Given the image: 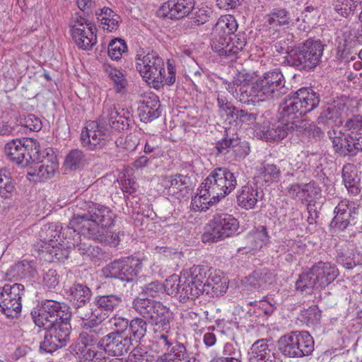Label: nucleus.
Listing matches in <instances>:
<instances>
[{
	"label": "nucleus",
	"mask_w": 362,
	"mask_h": 362,
	"mask_svg": "<svg viewBox=\"0 0 362 362\" xmlns=\"http://www.w3.org/2000/svg\"><path fill=\"white\" fill-rule=\"evenodd\" d=\"M91 296L92 292L86 285L76 284L70 287L69 291V300L76 309L78 315L79 310L84 311L83 308L89 303Z\"/></svg>",
	"instance_id": "c756f323"
},
{
	"label": "nucleus",
	"mask_w": 362,
	"mask_h": 362,
	"mask_svg": "<svg viewBox=\"0 0 362 362\" xmlns=\"http://www.w3.org/2000/svg\"><path fill=\"white\" fill-rule=\"evenodd\" d=\"M311 268L302 272L296 281V290L301 294H311L314 289L319 288Z\"/></svg>",
	"instance_id": "4c0bfd02"
},
{
	"label": "nucleus",
	"mask_w": 362,
	"mask_h": 362,
	"mask_svg": "<svg viewBox=\"0 0 362 362\" xmlns=\"http://www.w3.org/2000/svg\"><path fill=\"white\" fill-rule=\"evenodd\" d=\"M203 292L210 297H218L228 289L226 280L221 275L220 270L207 268L206 277L203 281Z\"/></svg>",
	"instance_id": "b1692460"
},
{
	"label": "nucleus",
	"mask_w": 362,
	"mask_h": 362,
	"mask_svg": "<svg viewBox=\"0 0 362 362\" xmlns=\"http://www.w3.org/2000/svg\"><path fill=\"white\" fill-rule=\"evenodd\" d=\"M129 112L117 106L112 100L104 101L103 112L98 119L89 121L82 129V145L89 150L110 138L112 131L122 132L129 126Z\"/></svg>",
	"instance_id": "f257e3e1"
},
{
	"label": "nucleus",
	"mask_w": 362,
	"mask_h": 362,
	"mask_svg": "<svg viewBox=\"0 0 362 362\" xmlns=\"http://www.w3.org/2000/svg\"><path fill=\"white\" fill-rule=\"evenodd\" d=\"M241 122L245 123L248 125H253L254 128L258 129L259 122H257L258 119V114L255 112H248L245 110L238 109L235 113V117Z\"/></svg>",
	"instance_id": "0e129e2a"
},
{
	"label": "nucleus",
	"mask_w": 362,
	"mask_h": 362,
	"mask_svg": "<svg viewBox=\"0 0 362 362\" xmlns=\"http://www.w3.org/2000/svg\"><path fill=\"white\" fill-rule=\"evenodd\" d=\"M66 240L63 238L62 240L54 243L51 245H40L39 250L49 256V261H63L67 259L69 255L70 248L66 247Z\"/></svg>",
	"instance_id": "c9c22d12"
},
{
	"label": "nucleus",
	"mask_w": 362,
	"mask_h": 362,
	"mask_svg": "<svg viewBox=\"0 0 362 362\" xmlns=\"http://www.w3.org/2000/svg\"><path fill=\"white\" fill-rule=\"evenodd\" d=\"M141 268V262L134 257L117 259L107 267L109 276L122 281H133Z\"/></svg>",
	"instance_id": "a211bd4d"
},
{
	"label": "nucleus",
	"mask_w": 362,
	"mask_h": 362,
	"mask_svg": "<svg viewBox=\"0 0 362 362\" xmlns=\"http://www.w3.org/2000/svg\"><path fill=\"white\" fill-rule=\"evenodd\" d=\"M64 228L59 223H49L44 225L40 233V245H51L63 239Z\"/></svg>",
	"instance_id": "72a5a7b5"
},
{
	"label": "nucleus",
	"mask_w": 362,
	"mask_h": 362,
	"mask_svg": "<svg viewBox=\"0 0 362 362\" xmlns=\"http://www.w3.org/2000/svg\"><path fill=\"white\" fill-rule=\"evenodd\" d=\"M262 175L264 181L269 185L278 182L280 180L281 173L280 168L276 165L267 163L264 166Z\"/></svg>",
	"instance_id": "bf43d9fd"
},
{
	"label": "nucleus",
	"mask_w": 362,
	"mask_h": 362,
	"mask_svg": "<svg viewBox=\"0 0 362 362\" xmlns=\"http://www.w3.org/2000/svg\"><path fill=\"white\" fill-rule=\"evenodd\" d=\"M161 139L156 135H148L144 139V152L146 154L154 153L160 147Z\"/></svg>",
	"instance_id": "774afa93"
},
{
	"label": "nucleus",
	"mask_w": 362,
	"mask_h": 362,
	"mask_svg": "<svg viewBox=\"0 0 362 362\" xmlns=\"http://www.w3.org/2000/svg\"><path fill=\"white\" fill-rule=\"evenodd\" d=\"M264 193L257 184L246 185L237 192V203L239 206L246 210L252 209L257 203L262 201Z\"/></svg>",
	"instance_id": "a878e982"
},
{
	"label": "nucleus",
	"mask_w": 362,
	"mask_h": 362,
	"mask_svg": "<svg viewBox=\"0 0 362 362\" xmlns=\"http://www.w3.org/2000/svg\"><path fill=\"white\" fill-rule=\"evenodd\" d=\"M320 193L321 189L315 182L303 183L302 202H310L313 199H317L320 196Z\"/></svg>",
	"instance_id": "13d9d810"
},
{
	"label": "nucleus",
	"mask_w": 362,
	"mask_h": 362,
	"mask_svg": "<svg viewBox=\"0 0 362 362\" xmlns=\"http://www.w3.org/2000/svg\"><path fill=\"white\" fill-rule=\"evenodd\" d=\"M63 238L66 240V247L70 249L76 250L81 255L89 256L95 250V247L87 245L85 243H81V232L78 226L71 225L66 226L63 230Z\"/></svg>",
	"instance_id": "cd10ccee"
},
{
	"label": "nucleus",
	"mask_w": 362,
	"mask_h": 362,
	"mask_svg": "<svg viewBox=\"0 0 362 362\" xmlns=\"http://www.w3.org/2000/svg\"><path fill=\"white\" fill-rule=\"evenodd\" d=\"M4 152L11 161L25 167L31 160H34L33 156L39 152V149L36 141L33 139H17L6 144Z\"/></svg>",
	"instance_id": "ddd939ff"
},
{
	"label": "nucleus",
	"mask_w": 362,
	"mask_h": 362,
	"mask_svg": "<svg viewBox=\"0 0 362 362\" xmlns=\"http://www.w3.org/2000/svg\"><path fill=\"white\" fill-rule=\"evenodd\" d=\"M255 83L259 102L274 100L286 93L284 77L278 69L264 73Z\"/></svg>",
	"instance_id": "9b49d317"
},
{
	"label": "nucleus",
	"mask_w": 362,
	"mask_h": 362,
	"mask_svg": "<svg viewBox=\"0 0 362 362\" xmlns=\"http://www.w3.org/2000/svg\"><path fill=\"white\" fill-rule=\"evenodd\" d=\"M274 270L268 268L255 269L246 279V283L252 289L260 291L267 290L276 281Z\"/></svg>",
	"instance_id": "c85d7f7f"
},
{
	"label": "nucleus",
	"mask_w": 362,
	"mask_h": 362,
	"mask_svg": "<svg viewBox=\"0 0 362 362\" xmlns=\"http://www.w3.org/2000/svg\"><path fill=\"white\" fill-rule=\"evenodd\" d=\"M190 179L186 175L176 174L164 179L163 185L168 189L169 194L175 195L189 187Z\"/></svg>",
	"instance_id": "58836bf2"
},
{
	"label": "nucleus",
	"mask_w": 362,
	"mask_h": 362,
	"mask_svg": "<svg viewBox=\"0 0 362 362\" xmlns=\"http://www.w3.org/2000/svg\"><path fill=\"white\" fill-rule=\"evenodd\" d=\"M78 317L82 320L81 325L83 329L95 334L99 339L103 338L101 336L106 332V328L100 325L106 319L105 315H99V311L90 308L88 311L79 310Z\"/></svg>",
	"instance_id": "5701e85b"
},
{
	"label": "nucleus",
	"mask_w": 362,
	"mask_h": 362,
	"mask_svg": "<svg viewBox=\"0 0 362 362\" xmlns=\"http://www.w3.org/2000/svg\"><path fill=\"white\" fill-rule=\"evenodd\" d=\"M90 24H74L70 32L76 45L83 50H90L97 43L96 28Z\"/></svg>",
	"instance_id": "412c9836"
},
{
	"label": "nucleus",
	"mask_w": 362,
	"mask_h": 362,
	"mask_svg": "<svg viewBox=\"0 0 362 362\" xmlns=\"http://www.w3.org/2000/svg\"><path fill=\"white\" fill-rule=\"evenodd\" d=\"M165 354L169 362H190V355L184 344L176 342Z\"/></svg>",
	"instance_id": "a18cd8bd"
},
{
	"label": "nucleus",
	"mask_w": 362,
	"mask_h": 362,
	"mask_svg": "<svg viewBox=\"0 0 362 362\" xmlns=\"http://www.w3.org/2000/svg\"><path fill=\"white\" fill-rule=\"evenodd\" d=\"M20 124L33 132H38L42 127L40 118L33 114H28L21 119Z\"/></svg>",
	"instance_id": "338daca9"
},
{
	"label": "nucleus",
	"mask_w": 362,
	"mask_h": 362,
	"mask_svg": "<svg viewBox=\"0 0 362 362\" xmlns=\"http://www.w3.org/2000/svg\"><path fill=\"white\" fill-rule=\"evenodd\" d=\"M43 329L45 332L40 342V352L51 354L67 344L71 331L69 322L64 321L57 326Z\"/></svg>",
	"instance_id": "dca6fc26"
},
{
	"label": "nucleus",
	"mask_w": 362,
	"mask_h": 362,
	"mask_svg": "<svg viewBox=\"0 0 362 362\" xmlns=\"http://www.w3.org/2000/svg\"><path fill=\"white\" fill-rule=\"evenodd\" d=\"M269 238L267 228L259 226L250 231L245 237V248L247 249L249 252L259 250L269 243Z\"/></svg>",
	"instance_id": "7c9ffc66"
},
{
	"label": "nucleus",
	"mask_w": 362,
	"mask_h": 362,
	"mask_svg": "<svg viewBox=\"0 0 362 362\" xmlns=\"http://www.w3.org/2000/svg\"><path fill=\"white\" fill-rule=\"evenodd\" d=\"M336 262L346 269H351L356 266L355 255L347 248L337 250Z\"/></svg>",
	"instance_id": "09e8293b"
},
{
	"label": "nucleus",
	"mask_w": 362,
	"mask_h": 362,
	"mask_svg": "<svg viewBox=\"0 0 362 362\" xmlns=\"http://www.w3.org/2000/svg\"><path fill=\"white\" fill-rule=\"evenodd\" d=\"M132 345V337L119 332H110L104 336L99 341L100 349L117 356L127 353Z\"/></svg>",
	"instance_id": "aec40b11"
},
{
	"label": "nucleus",
	"mask_w": 362,
	"mask_h": 362,
	"mask_svg": "<svg viewBox=\"0 0 362 362\" xmlns=\"http://www.w3.org/2000/svg\"><path fill=\"white\" fill-rule=\"evenodd\" d=\"M146 321H148L146 319L135 317L129 322V327L132 333V341L134 340L137 342L146 335L147 330Z\"/></svg>",
	"instance_id": "de8ad7c7"
},
{
	"label": "nucleus",
	"mask_w": 362,
	"mask_h": 362,
	"mask_svg": "<svg viewBox=\"0 0 362 362\" xmlns=\"http://www.w3.org/2000/svg\"><path fill=\"white\" fill-rule=\"evenodd\" d=\"M103 69L111 81L116 93L121 95L126 93L128 81L122 70L117 69L108 63H105L103 66Z\"/></svg>",
	"instance_id": "f704fd0d"
},
{
	"label": "nucleus",
	"mask_w": 362,
	"mask_h": 362,
	"mask_svg": "<svg viewBox=\"0 0 362 362\" xmlns=\"http://www.w3.org/2000/svg\"><path fill=\"white\" fill-rule=\"evenodd\" d=\"M15 192V185L11 173L6 168L0 169V197L11 199Z\"/></svg>",
	"instance_id": "37998d69"
},
{
	"label": "nucleus",
	"mask_w": 362,
	"mask_h": 362,
	"mask_svg": "<svg viewBox=\"0 0 362 362\" xmlns=\"http://www.w3.org/2000/svg\"><path fill=\"white\" fill-rule=\"evenodd\" d=\"M139 103V116L142 122L147 123L160 116V100L155 93H144L141 96Z\"/></svg>",
	"instance_id": "4be33fe9"
},
{
	"label": "nucleus",
	"mask_w": 362,
	"mask_h": 362,
	"mask_svg": "<svg viewBox=\"0 0 362 362\" xmlns=\"http://www.w3.org/2000/svg\"><path fill=\"white\" fill-rule=\"evenodd\" d=\"M345 132L335 130L329 132V137L337 151L354 155L362 151V117L349 119L345 124Z\"/></svg>",
	"instance_id": "0eeeda50"
},
{
	"label": "nucleus",
	"mask_w": 362,
	"mask_h": 362,
	"mask_svg": "<svg viewBox=\"0 0 362 362\" xmlns=\"http://www.w3.org/2000/svg\"><path fill=\"white\" fill-rule=\"evenodd\" d=\"M318 124L332 125V124H341V118L334 107L331 105L324 110L317 118Z\"/></svg>",
	"instance_id": "8fccbe9b"
},
{
	"label": "nucleus",
	"mask_w": 362,
	"mask_h": 362,
	"mask_svg": "<svg viewBox=\"0 0 362 362\" xmlns=\"http://www.w3.org/2000/svg\"><path fill=\"white\" fill-rule=\"evenodd\" d=\"M13 271L16 272L19 278L33 277L35 274V270L30 262L22 261L16 264Z\"/></svg>",
	"instance_id": "e2e57ef3"
},
{
	"label": "nucleus",
	"mask_w": 362,
	"mask_h": 362,
	"mask_svg": "<svg viewBox=\"0 0 362 362\" xmlns=\"http://www.w3.org/2000/svg\"><path fill=\"white\" fill-rule=\"evenodd\" d=\"M217 104L221 115L225 114L232 118L235 117L238 108L234 107L223 95H218Z\"/></svg>",
	"instance_id": "69168bd1"
},
{
	"label": "nucleus",
	"mask_w": 362,
	"mask_h": 362,
	"mask_svg": "<svg viewBox=\"0 0 362 362\" xmlns=\"http://www.w3.org/2000/svg\"><path fill=\"white\" fill-rule=\"evenodd\" d=\"M238 26V24H215L211 46L220 57L235 56L245 46L244 41L234 35Z\"/></svg>",
	"instance_id": "423d86ee"
},
{
	"label": "nucleus",
	"mask_w": 362,
	"mask_h": 362,
	"mask_svg": "<svg viewBox=\"0 0 362 362\" xmlns=\"http://www.w3.org/2000/svg\"><path fill=\"white\" fill-rule=\"evenodd\" d=\"M24 289L21 284H6L0 288V311L8 318L17 317L21 312Z\"/></svg>",
	"instance_id": "4468645a"
},
{
	"label": "nucleus",
	"mask_w": 362,
	"mask_h": 362,
	"mask_svg": "<svg viewBox=\"0 0 362 362\" xmlns=\"http://www.w3.org/2000/svg\"><path fill=\"white\" fill-rule=\"evenodd\" d=\"M194 6V0H170L160 7L156 14L163 20L178 21L188 15Z\"/></svg>",
	"instance_id": "6ab92c4d"
},
{
	"label": "nucleus",
	"mask_w": 362,
	"mask_h": 362,
	"mask_svg": "<svg viewBox=\"0 0 362 362\" xmlns=\"http://www.w3.org/2000/svg\"><path fill=\"white\" fill-rule=\"evenodd\" d=\"M237 186L236 175L226 168H215L202 182L200 187L214 202L230 194Z\"/></svg>",
	"instance_id": "39448f33"
},
{
	"label": "nucleus",
	"mask_w": 362,
	"mask_h": 362,
	"mask_svg": "<svg viewBox=\"0 0 362 362\" xmlns=\"http://www.w3.org/2000/svg\"><path fill=\"white\" fill-rule=\"evenodd\" d=\"M84 155L79 149L71 151L66 156L64 166L66 169L75 170L78 169L83 161Z\"/></svg>",
	"instance_id": "603ef678"
},
{
	"label": "nucleus",
	"mask_w": 362,
	"mask_h": 362,
	"mask_svg": "<svg viewBox=\"0 0 362 362\" xmlns=\"http://www.w3.org/2000/svg\"><path fill=\"white\" fill-rule=\"evenodd\" d=\"M127 49V46L124 40L115 39L111 40L108 45V55L112 59L118 61L122 55Z\"/></svg>",
	"instance_id": "5fc2aeb1"
},
{
	"label": "nucleus",
	"mask_w": 362,
	"mask_h": 362,
	"mask_svg": "<svg viewBox=\"0 0 362 362\" xmlns=\"http://www.w3.org/2000/svg\"><path fill=\"white\" fill-rule=\"evenodd\" d=\"M323 50L320 41L308 40L291 51L288 62L299 70L310 71L320 63Z\"/></svg>",
	"instance_id": "9d476101"
},
{
	"label": "nucleus",
	"mask_w": 362,
	"mask_h": 362,
	"mask_svg": "<svg viewBox=\"0 0 362 362\" xmlns=\"http://www.w3.org/2000/svg\"><path fill=\"white\" fill-rule=\"evenodd\" d=\"M165 287V292L168 295L178 296L181 295V289L182 285H181V275H172L169 276L166 280L165 283L163 284Z\"/></svg>",
	"instance_id": "6e6d98bb"
},
{
	"label": "nucleus",
	"mask_w": 362,
	"mask_h": 362,
	"mask_svg": "<svg viewBox=\"0 0 362 362\" xmlns=\"http://www.w3.org/2000/svg\"><path fill=\"white\" fill-rule=\"evenodd\" d=\"M76 354L78 355V362H105L107 361L104 354L93 348H76Z\"/></svg>",
	"instance_id": "c03bdc74"
},
{
	"label": "nucleus",
	"mask_w": 362,
	"mask_h": 362,
	"mask_svg": "<svg viewBox=\"0 0 362 362\" xmlns=\"http://www.w3.org/2000/svg\"><path fill=\"white\" fill-rule=\"evenodd\" d=\"M97 231L96 233H91L92 237L90 238V239L112 246H116L120 240L119 235L111 232L109 228L101 230V232L100 230Z\"/></svg>",
	"instance_id": "3c124183"
},
{
	"label": "nucleus",
	"mask_w": 362,
	"mask_h": 362,
	"mask_svg": "<svg viewBox=\"0 0 362 362\" xmlns=\"http://www.w3.org/2000/svg\"><path fill=\"white\" fill-rule=\"evenodd\" d=\"M77 206L84 212L70 220V225L78 226L82 235L88 238L97 230H104L114 225L116 214L107 206L91 202L80 201Z\"/></svg>",
	"instance_id": "7ed1b4c3"
},
{
	"label": "nucleus",
	"mask_w": 362,
	"mask_h": 362,
	"mask_svg": "<svg viewBox=\"0 0 362 362\" xmlns=\"http://www.w3.org/2000/svg\"><path fill=\"white\" fill-rule=\"evenodd\" d=\"M342 177L345 187L349 193L354 195L359 194L360 177L356 167L352 164L344 165L342 169Z\"/></svg>",
	"instance_id": "e433bc0d"
},
{
	"label": "nucleus",
	"mask_w": 362,
	"mask_h": 362,
	"mask_svg": "<svg viewBox=\"0 0 362 362\" xmlns=\"http://www.w3.org/2000/svg\"><path fill=\"white\" fill-rule=\"evenodd\" d=\"M132 309L153 325L156 342L163 349L173 345L171 333L172 313L159 301L146 298L134 299Z\"/></svg>",
	"instance_id": "f03ea898"
},
{
	"label": "nucleus",
	"mask_w": 362,
	"mask_h": 362,
	"mask_svg": "<svg viewBox=\"0 0 362 362\" xmlns=\"http://www.w3.org/2000/svg\"><path fill=\"white\" fill-rule=\"evenodd\" d=\"M293 125L289 123L281 122L276 124L272 125L266 131H262L263 138L267 141H279L285 138L289 132L292 131Z\"/></svg>",
	"instance_id": "a19ab883"
},
{
	"label": "nucleus",
	"mask_w": 362,
	"mask_h": 362,
	"mask_svg": "<svg viewBox=\"0 0 362 362\" xmlns=\"http://www.w3.org/2000/svg\"><path fill=\"white\" fill-rule=\"evenodd\" d=\"M278 346L285 356L300 358L313 351L314 340L308 332L295 331L280 337Z\"/></svg>",
	"instance_id": "1a4fd4ad"
},
{
	"label": "nucleus",
	"mask_w": 362,
	"mask_h": 362,
	"mask_svg": "<svg viewBox=\"0 0 362 362\" xmlns=\"http://www.w3.org/2000/svg\"><path fill=\"white\" fill-rule=\"evenodd\" d=\"M211 231L203 235L204 242H218L234 235L239 228V221L230 214H220L210 223Z\"/></svg>",
	"instance_id": "2eb2a0df"
},
{
	"label": "nucleus",
	"mask_w": 362,
	"mask_h": 362,
	"mask_svg": "<svg viewBox=\"0 0 362 362\" xmlns=\"http://www.w3.org/2000/svg\"><path fill=\"white\" fill-rule=\"evenodd\" d=\"M100 339L95 337V334L89 333L88 331L83 329L79 334L78 343L76 348H83L86 346L87 348L95 349V346H99V341Z\"/></svg>",
	"instance_id": "052dcab7"
},
{
	"label": "nucleus",
	"mask_w": 362,
	"mask_h": 362,
	"mask_svg": "<svg viewBox=\"0 0 362 362\" xmlns=\"http://www.w3.org/2000/svg\"><path fill=\"white\" fill-rule=\"evenodd\" d=\"M318 286L325 288L339 276V270L335 264L330 262H318L311 267Z\"/></svg>",
	"instance_id": "bb28decb"
},
{
	"label": "nucleus",
	"mask_w": 362,
	"mask_h": 362,
	"mask_svg": "<svg viewBox=\"0 0 362 362\" xmlns=\"http://www.w3.org/2000/svg\"><path fill=\"white\" fill-rule=\"evenodd\" d=\"M199 192L192 198L191 207L197 211H206L210 205L217 203L214 202L211 197H208L206 193L204 192L200 187L198 189Z\"/></svg>",
	"instance_id": "49530a36"
},
{
	"label": "nucleus",
	"mask_w": 362,
	"mask_h": 362,
	"mask_svg": "<svg viewBox=\"0 0 362 362\" xmlns=\"http://www.w3.org/2000/svg\"><path fill=\"white\" fill-rule=\"evenodd\" d=\"M256 86L255 82L250 84L245 83L239 87V92L238 95H234V98L238 100L241 103L254 105L258 101L257 91H256Z\"/></svg>",
	"instance_id": "79ce46f5"
},
{
	"label": "nucleus",
	"mask_w": 362,
	"mask_h": 362,
	"mask_svg": "<svg viewBox=\"0 0 362 362\" xmlns=\"http://www.w3.org/2000/svg\"><path fill=\"white\" fill-rule=\"evenodd\" d=\"M356 208L350 204L349 201L344 199L341 201L334 209L335 216L330 223V226L335 230H344L354 218Z\"/></svg>",
	"instance_id": "393cba45"
},
{
	"label": "nucleus",
	"mask_w": 362,
	"mask_h": 362,
	"mask_svg": "<svg viewBox=\"0 0 362 362\" xmlns=\"http://www.w3.org/2000/svg\"><path fill=\"white\" fill-rule=\"evenodd\" d=\"M165 292V287L163 283L159 281H154L145 284L141 287V294L145 296L144 298L160 297Z\"/></svg>",
	"instance_id": "864d4df0"
},
{
	"label": "nucleus",
	"mask_w": 362,
	"mask_h": 362,
	"mask_svg": "<svg viewBox=\"0 0 362 362\" xmlns=\"http://www.w3.org/2000/svg\"><path fill=\"white\" fill-rule=\"evenodd\" d=\"M94 302L100 310L99 315H105L107 318L122 305L123 300L121 294H109L95 297Z\"/></svg>",
	"instance_id": "473e14b6"
},
{
	"label": "nucleus",
	"mask_w": 362,
	"mask_h": 362,
	"mask_svg": "<svg viewBox=\"0 0 362 362\" xmlns=\"http://www.w3.org/2000/svg\"><path fill=\"white\" fill-rule=\"evenodd\" d=\"M31 315L35 325L40 328L53 327L62 322H69L71 316L67 305L52 300L42 301L38 308L31 312Z\"/></svg>",
	"instance_id": "6e6552de"
},
{
	"label": "nucleus",
	"mask_w": 362,
	"mask_h": 362,
	"mask_svg": "<svg viewBox=\"0 0 362 362\" xmlns=\"http://www.w3.org/2000/svg\"><path fill=\"white\" fill-rule=\"evenodd\" d=\"M273 350L274 346L269 344L266 339H259L252 345L250 358L276 360Z\"/></svg>",
	"instance_id": "ea45409f"
},
{
	"label": "nucleus",
	"mask_w": 362,
	"mask_h": 362,
	"mask_svg": "<svg viewBox=\"0 0 362 362\" xmlns=\"http://www.w3.org/2000/svg\"><path fill=\"white\" fill-rule=\"evenodd\" d=\"M206 274L207 267L204 265H194L189 270L181 273L182 287L180 295V300L194 299L204 293L202 284Z\"/></svg>",
	"instance_id": "f8f14e48"
},
{
	"label": "nucleus",
	"mask_w": 362,
	"mask_h": 362,
	"mask_svg": "<svg viewBox=\"0 0 362 362\" xmlns=\"http://www.w3.org/2000/svg\"><path fill=\"white\" fill-rule=\"evenodd\" d=\"M136 60V69L146 81L153 85L161 80L160 73L164 71V62L156 52H148L141 58L137 55Z\"/></svg>",
	"instance_id": "f3484780"
},
{
	"label": "nucleus",
	"mask_w": 362,
	"mask_h": 362,
	"mask_svg": "<svg viewBox=\"0 0 362 362\" xmlns=\"http://www.w3.org/2000/svg\"><path fill=\"white\" fill-rule=\"evenodd\" d=\"M320 103V96L313 89L302 88L286 98L279 108L283 120L298 119L311 112Z\"/></svg>",
	"instance_id": "20e7f679"
},
{
	"label": "nucleus",
	"mask_w": 362,
	"mask_h": 362,
	"mask_svg": "<svg viewBox=\"0 0 362 362\" xmlns=\"http://www.w3.org/2000/svg\"><path fill=\"white\" fill-rule=\"evenodd\" d=\"M12 360L21 362H34L32 358V350L28 345H21L16 347L11 354Z\"/></svg>",
	"instance_id": "680f3d73"
},
{
	"label": "nucleus",
	"mask_w": 362,
	"mask_h": 362,
	"mask_svg": "<svg viewBox=\"0 0 362 362\" xmlns=\"http://www.w3.org/2000/svg\"><path fill=\"white\" fill-rule=\"evenodd\" d=\"M57 168V164L49 161H42L30 170L27 173V177L30 181L35 182H43L52 178Z\"/></svg>",
	"instance_id": "2f4dec72"
},
{
	"label": "nucleus",
	"mask_w": 362,
	"mask_h": 362,
	"mask_svg": "<svg viewBox=\"0 0 362 362\" xmlns=\"http://www.w3.org/2000/svg\"><path fill=\"white\" fill-rule=\"evenodd\" d=\"M167 69L168 75H166L165 69L164 71H161V80H159V82H155V84L153 85L154 88H160L164 85L171 86L175 82V67L169 60L167 62Z\"/></svg>",
	"instance_id": "4d7b16f0"
}]
</instances>
